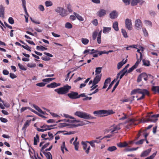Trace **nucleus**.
I'll return each mask as SVG.
<instances>
[{
    "mask_svg": "<svg viewBox=\"0 0 159 159\" xmlns=\"http://www.w3.org/2000/svg\"><path fill=\"white\" fill-rule=\"evenodd\" d=\"M110 17L111 19H114L117 17L118 14L116 11H113L110 14Z\"/></svg>",
    "mask_w": 159,
    "mask_h": 159,
    "instance_id": "dca6fc26",
    "label": "nucleus"
},
{
    "mask_svg": "<svg viewBox=\"0 0 159 159\" xmlns=\"http://www.w3.org/2000/svg\"><path fill=\"white\" fill-rule=\"evenodd\" d=\"M102 68V67H98L96 68L95 73L96 75H99V74L101 72Z\"/></svg>",
    "mask_w": 159,
    "mask_h": 159,
    "instance_id": "72a5a7b5",
    "label": "nucleus"
},
{
    "mask_svg": "<svg viewBox=\"0 0 159 159\" xmlns=\"http://www.w3.org/2000/svg\"><path fill=\"white\" fill-rule=\"evenodd\" d=\"M64 116L66 118H70L71 119H75V118L71 116H70L68 114H63Z\"/></svg>",
    "mask_w": 159,
    "mask_h": 159,
    "instance_id": "e2e57ef3",
    "label": "nucleus"
},
{
    "mask_svg": "<svg viewBox=\"0 0 159 159\" xmlns=\"http://www.w3.org/2000/svg\"><path fill=\"white\" fill-rule=\"evenodd\" d=\"M102 138V137L101 136H99L98 137H97L96 138V139H99V140H92L93 142H94V143H99L101 142V140H100V139Z\"/></svg>",
    "mask_w": 159,
    "mask_h": 159,
    "instance_id": "37998d69",
    "label": "nucleus"
},
{
    "mask_svg": "<svg viewBox=\"0 0 159 159\" xmlns=\"http://www.w3.org/2000/svg\"><path fill=\"white\" fill-rule=\"evenodd\" d=\"M92 23L95 26H97L98 25V20L96 19H94L92 21Z\"/></svg>",
    "mask_w": 159,
    "mask_h": 159,
    "instance_id": "69168bd1",
    "label": "nucleus"
},
{
    "mask_svg": "<svg viewBox=\"0 0 159 159\" xmlns=\"http://www.w3.org/2000/svg\"><path fill=\"white\" fill-rule=\"evenodd\" d=\"M10 77L12 79L16 78L17 76L14 73H10Z\"/></svg>",
    "mask_w": 159,
    "mask_h": 159,
    "instance_id": "0e129e2a",
    "label": "nucleus"
},
{
    "mask_svg": "<svg viewBox=\"0 0 159 159\" xmlns=\"http://www.w3.org/2000/svg\"><path fill=\"white\" fill-rule=\"evenodd\" d=\"M141 20L139 19H137L135 21V26L138 30L141 29L142 27Z\"/></svg>",
    "mask_w": 159,
    "mask_h": 159,
    "instance_id": "9d476101",
    "label": "nucleus"
},
{
    "mask_svg": "<svg viewBox=\"0 0 159 159\" xmlns=\"http://www.w3.org/2000/svg\"><path fill=\"white\" fill-rule=\"evenodd\" d=\"M134 121L133 120L130 119L126 121L125 123L127 124L125 125V127L127 129L130 128L131 127V125L133 123Z\"/></svg>",
    "mask_w": 159,
    "mask_h": 159,
    "instance_id": "f3484780",
    "label": "nucleus"
},
{
    "mask_svg": "<svg viewBox=\"0 0 159 159\" xmlns=\"http://www.w3.org/2000/svg\"><path fill=\"white\" fill-rule=\"evenodd\" d=\"M140 94H142L145 97V95L149 96L150 95V93L148 90L146 89H140Z\"/></svg>",
    "mask_w": 159,
    "mask_h": 159,
    "instance_id": "f8f14e48",
    "label": "nucleus"
},
{
    "mask_svg": "<svg viewBox=\"0 0 159 159\" xmlns=\"http://www.w3.org/2000/svg\"><path fill=\"white\" fill-rule=\"evenodd\" d=\"M87 143H88L86 142V141L85 142L82 141L81 142L83 146V149L85 151H86V150L87 149L88 147Z\"/></svg>",
    "mask_w": 159,
    "mask_h": 159,
    "instance_id": "a19ab883",
    "label": "nucleus"
},
{
    "mask_svg": "<svg viewBox=\"0 0 159 159\" xmlns=\"http://www.w3.org/2000/svg\"><path fill=\"white\" fill-rule=\"evenodd\" d=\"M157 152L154 153L152 155L148 157L149 159H153L156 155Z\"/></svg>",
    "mask_w": 159,
    "mask_h": 159,
    "instance_id": "680f3d73",
    "label": "nucleus"
},
{
    "mask_svg": "<svg viewBox=\"0 0 159 159\" xmlns=\"http://www.w3.org/2000/svg\"><path fill=\"white\" fill-rule=\"evenodd\" d=\"M81 42L83 44L86 45L89 43V40L87 39L82 38Z\"/></svg>",
    "mask_w": 159,
    "mask_h": 159,
    "instance_id": "ea45409f",
    "label": "nucleus"
},
{
    "mask_svg": "<svg viewBox=\"0 0 159 159\" xmlns=\"http://www.w3.org/2000/svg\"><path fill=\"white\" fill-rule=\"evenodd\" d=\"M45 5L46 7H48L52 5V2L50 1H47L45 2Z\"/></svg>",
    "mask_w": 159,
    "mask_h": 159,
    "instance_id": "79ce46f5",
    "label": "nucleus"
},
{
    "mask_svg": "<svg viewBox=\"0 0 159 159\" xmlns=\"http://www.w3.org/2000/svg\"><path fill=\"white\" fill-rule=\"evenodd\" d=\"M31 120H27L26 121V122L24 124L23 126L22 127V130H25L27 127L29 126L30 125V123L31 122Z\"/></svg>",
    "mask_w": 159,
    "mask_h": 159,
    "instance_id": "412c9836",
    "label": "nucleus"
},
{
    "mask_svg": "<svg viewBox=\"0 0 159 159\" xmlns=\"http://www.w3.org/2000/svg\"><path fill=\"white\" fill-rule=\"evenodd\" d=\"M106 11L104 9H101L97 12V15L100 17L105 16L106 14Z\"/></svg>",
    "mask_w": 159,
    "mask_h": 159,
    "instance_id": "4468645a",
    "label": "nucleus"
},
{
    "mask_svg": "<svg viewBox=\"0 0 159 159\" xmlns=\"http://www.w3.org/2000/svg\"><path fill=\"white\" fill-rule=\"evenodd\" d=\"M131 6H136L138 3L142 5L144 2L143 0H130Z\"/></svg>",
    "mask_w": 159,
    "mask_h": 159,
    "instance_id": "423d86ee",
    "label": "nucleus"
},
{
    "mask_svg": "<svg viewBox=\"0 0 159 159\" xmlns=\"http://www.w3.org/2000/svg\"><path fill=\"white\" fill-rule=\"evenodd\" d=\"M159 117V114L156 115H153L150 116V117L147 118L146 120L145 121V122H148V121H151L152 122H155L157 120V118Z\"/></svg>",
    "mask_w": 159,
    "mask_h": 159,
    "instance_id": "39448f33",
    "label": "nucleus"
},
{
    "mask_svg": "<svg viewBox=\"0 0 159 159\" xmlns=\"http://www.w3.org/2000/svg\"><path fill=\"white\" fill-rule=\"evenodd\" d=\"M98 87V85H97V84H94L93 83V84L91 87V89H90V91H92L95 89H96Z\"/></svg>",
    "mask_w": 159,
    "mask_h": 159,
    "instance_id": "864d4df0",
    "label": "nucleus"
},
{
    "mask_svg": "<svg viewBox=\"0 0 159 159\" xmlns=\"http://www.w3.org/2000/svg\"><path fill=\"white\" fill-rule=\"evenodd\" d=\"M39 137L38 134H37L36 137L34 138V145H36L37 144V142L39 141Z\"/></svg>",
    "mask_w": 159,
    "mask_h": 159,
    "instance_id": "c756f323",
    "label": "nucleus"
},
{
    "mask_svg": "<svg viewBox=\"0 0 159 159\" xmlns=\"http://www.w3.org/2000/svg\"><path fill=\"white\" fill-rule=\"evenodd\" d=\"M86 142L90 144L91 146L93 148H95V143L93 142V140L89 141H86Z\"/></svg>",
    "mask_w": 159,
    "mask_h": 159,
    "instance_id": "de8ad7c7",
    "label": "nucleus"
},
{
    "mask_svg": "<svg viewBox=\"0 0 159 159\" xmlns=\"http://www.w3.org/2000/svg\"><path fill=\"white\" fill-rule=\"evenodd\" d=\"M140 89H136L132 90L131 93V95L135 94L137 93L140 94Z\"/></svg>",
    "mask_w": 159,
    "mask_h": 159,
    "instance_id": "cd10ccee",
    "label": "nucleus"
},
{
    "mask_svg": "<svg viewBox=\"0 0 159 159\" xmlns=\"http://www.w3.org/2000/svg\"><path fill=\"white\" fill-rule=\"evenodd\" d=\"M122 123H120L117 125L114 126L113 128V129L111 130V133L112 134L117 133V131L120 129V126Z\"/></svg>",
    "mask_w": 159,
    "mask_h": 159,
    "instance_id": "9b49d317",
    "label": "nucleus"
},
{
    "mask_svg": "<svg viewBox=\"0 0 159 159\" xmlns=\"http://www.w3.org/2000/svg\"><path fill=\"white\" fill-rule=\"evenodd\" d=\"M40 128L42 129H46V131L47 130H50L52 129H53V128H49V125H44L42 126H40Z\"/></svg>",
    "mask_w": 159,
    "mask_h": 159,
    "instance_id": "c85d7f7f",
    "label": "nucleus"
},
{
    "mask_svg": "<svg viewBox=\"0 0 159 159\" xmlns=\"http://www.w3.org/2000/svg\"><path fill=\"white\" fill-rule=\"evenodd\" d=\"M43 152L47 157V159H52V156L50 152H46L44 151H43Z\"/></svg>",
    "mask_w": 159,
    "mask_h": 159,
    "instance_id": "aec40b11",
    "label": "nucleus"
},
{
    "mask_svg": "<svg viewBox=\"0 0 159 159\" xmlns=\"http://www.w3.org/2000/svg\"><path fill=\"white\" fill-rule=\"evenodd\" d=\"M121 33L124 38H127L128 37L127 34L126 30L123 29L121 30Z\"/></svg>",
    "mask_w": 159,
    "mask_h": 159,
    "instance_id": "e433bc0d",
    "label": "nucleus"
},
{
    "mask_svg": "<svg viewBox=\"0 0 159 159\" xmlns=\"http://www.w3.org/2000/svg\"><path fill=\"white\" fill-rule=\"evenodd\" d=\"M4 7L1 5L0 7V17L4 18Z\"/></svg>",
    "mask_w": 159,
    "mask_h": 159,
    "instance_id": "a211bd4d",
    "label": "nucleus"
},
{
    "mask_svg": "<svg viewBox=\"0 0 159 159\" xmlns=\"http://www.w3.org/2000/svg\"><path fill=\"white\" fill-rule=\"evenodd\" d=\"M111 30V28L103 27V32L104 33L106 34L108 33Z\"/></svg>",
    "mask_w": 159,
    "mask_h": 159,
    "instance_id": "2f4dec72",
    "label": "nucleus"
},
{
    "mask_svg": "<svg viewBox=\"0 0 159 159\" xmlns=\"http://www.w3.org/2000/svg\"><path fill=\"white\" fill-rule=\"evenodd\" d=\"M118 24L117 21L114 22L113 24L112 27L116 31L119 30Z\"/></svg>",
    "mask_w": 159,
    "mask_h": 159,
    "instance_id": "393cba45",
    "label": "nucleus"
},
{
    "mask_svg": "<svg viewBox=\"0 0 159 159\" xmlns=\"http://www.w3.org/2000/svg\"><path fill=\"white\" fill-rule=\"evenodd\" d=\"M125 27L129 30L132 29V23L131 20L129 19H126L125 21Z\"/></svg>",
    "mask_w": 159,
    "mask_h": 159,
    "instance_id": "0eeeda50",
    "label": "nucleus"
},
{
    "mask_svg": "<svg viewBox=\"0 0 159 159\" xmlns=\"http://www.w3.org/2000/svg\"><path fill=\"white\" fill-rule=\"evenodd\" d=\"M31 108L29 107H25L22 108L20 110V112H22L27 109L30 110Z\"/></svg>",
    "mask_w": 159,
    "mask_h": 159,
    "instance_id": "4d7b16f0",
    "label": "nucleus"
},
{
    "mask_svg": "<svg viewBox=\"0 0 159 159\" xmlns=\"http://www.w3.org/2000/svg\"><path fill=\"white\" fill-rule=\"evenodd\" d=\"M75 115L79 117L86 120L93 119L95 118L90 115L83 111H77L75 113Z\"/></svg>",
    "mask_w": 159,
    "mask_h": 159,
    "instance_id": "7ed1b4c3",
    "label": "nucleus"
},
{
    "mask_svg": "<svg viewBox=\"0 0 159 159\" xmlns=\"http://www.w3.org/2000/svg\"><path fill=\"white\" fill-rule=\"evenodd\" d=\"M144 23L146 26H149L151 27L152 26V23L150 20H145L144 21Z\"/></svg>",
    "mask_w": 159,
    "mask_h": 159,
    "instance_id": "f704fd0d",
    "label": "nucleus"
},
{
    "mask_svg": "<svg viewBox=\"0 0 159 159\" xmlns=\"http://www.w3.org/2000/svg\"><path fill=\"white\" fill-rule=\"evenodd\" d=\"M73 14L75 16L76 18L78 19L80 21H83L84 20V18L82 17V16L79 15L76 12H74Z\"/></svg>",
    "mask_w": 159,
    "mask_h": 159,
    "instance_id": "a878e982",
    "label": "nucleus"
},
{
    "mask_svg": "<svg viewBox=\"0 0 159 159\" xmlns=\"http://www.w3.org/2000/svg\"><path fill=\"white\" fill-rule=\"evenodd\" d=\"M18 66L19 68L21 70H26V69L24 67V66L20 64V63L18 64Z\"/></svg>",
    "mask_w": 159,
    "mask_h": 159,
    "instance_id": "5fc2aeb1",
    "label": "nucleus"
},
{
    "mask_svg": "<svg viewBox=\"0 0 159 159\" xmlns=\"http://www.w3.org/2000/svg\"><path fill=\"white\" fill-rule=\"evenodd\" d=\"M46 84V83L43 82H41L37 83L36 84V85L39 87H43Z\"/></svg>",
    "mask_w": 159,
    "mask_h": 159,
    "instance_id": "6e6d98bb",
    "label": "nucleus"
},
{
    "mask_svg": "<svg viewBox=\"0 0 159 159\" xmlns=\"http://www.w3.org/2000/svg\"><path fill=\"white\" fill-rule=\"evenodd\" d=\"M124 60H123L122 61L119 62L117 64V69H120L122 66L125 64L127 60L126 59L125 60V61H123Z\"/></svg>",
    "mask_w": 159,
    "mask_h": 159,
    "instance_id": "b1692460",
    "label": "nucleus"
},
{
    "mask_svg": "<svg viewBox=\"0 0 159 159\" xmlns=\"http://www.w3.org/2000/svg\"><path fill=\"white\" fill-rule=\"evenodd\" d=\"M102 75H97L94 78L93 83L94 84H97L100 81Z\"/></svg>",
    "mask_w": 159,
    "mask_h": 159,
    "instance_id": "ddd939ff",
    "label": "nucleus"
},
{
    "mask_svg": "<svg viewBox=\"0 0 159 159\" xmlns=\"http://www.w3.org/2000/svg\"><path fill=\"white\" fill-rule=\"evenodd\" d=\"M142 29L144 36L146 37L148 36V33L146 29L145 28H143Z\"/></svg>",
    "mask_w": 159,
    "mask_h": 159,
    "instance_id": "603ef678",
    "label": "nucleus"
},
{
    "mask_svg": "<svg viewBox=\"0 0 159 159\" xmlns=\"http://www.w3.org/2000/svg\"><path fill=\"white\" fill-rule=\"evenodd\" d=\"M39 9L41 11H43L44 10V8L43 6L42 5H40L39 6Z\"/></svg>",
    "mask_w": 159,
    "mask_h": 159,
    "instance_id": "774afa93",
    "label": "nucleus"
},
{
    "mask_svg": "<svg viewBox=\"0 0 159 159\" xmlns=\"http://www.w3.org/2000/svg\"><path fill=\"white\" fill-rule=\"evenodd\" d=\"M26 46H24V45H22L21 47H23L24 49L27 50L31 52V50H30L31 48L29 47L28 46L25 45Z\"/></svg>",
    "mask_w": 159,
    "mask_h": 159,
    "instance_id": "09e8293b",
    "label": "nucleus"
},
{
    "mask_svg": "<svg viewBox=\"0 0 159 159\" xmlns=\"http://www.w3.org/2000/svg\"><path fill=\"white\" fill-rule=\"evenodd\" d=\"M117 149L116 147L115 146L109 147L107 149V150L110 152H113Z\"/></svg>",
    "mask_w": 159,
    "mask_h": 159,
    "instance_id": "473e14b6",
    "label": "nucleus"
},
{
    "mask_svg": "<svg viewBox=\"0 0 159 159\" xmlns=\"http://www.w3.org/2000/svg\"><path fill=\"white\" fill-rule=\"evenodd\" d=\"M9 23L11 24H13L14 23V21L13 19L11 17H10L8 19Z\"/></svg>",
    "mask_w": 159,
    "mask_h": 159,
    "instance_id": "3c124183",
    "label": "nucleus"
},
{
    "mask_svg": "<svg viewBox=\"0 0 159 159\" xmlns=\"http://www.w3.org/2000/svg\"><path fill=\"white\" fill-rule=\"evenodd\" d=\"M22 2V5L24 8V10L25 11V14L27 16H29V14L27 12L26 8V1L25 0H21Z\"/></svg>",
    "mask_w": 159,
    "mask_h": 159,
    "instance_id": "6ab92c4d",
    "label": "nucleus"
},
{
    "mask_svg": "<svg viewBox=\"0 0 159 159\" xmlns=\"http://www.w3.org/2000/svg\"><path fill=\"white\" fill-rule=\"evenodd\" d=\"M57 83L55 82L52 83L51 84H48L47 85V87L48 88H54L57 87L56 85Z\"/></svg>",
    "mask_w": 159,
    "mask_h": 159,
    "instance_id": "7c9ffc66",
    "label": "nucleus"
},
{
    "mask_svg": "<svg viewBox=\"0 0 159 159\" xmlns=\"http://www.w3.org/2000/svg\"><path fill=\"white\" fill-rule=\"evenodd\" d=\"M55 11L62 17L66 16L68 14L67 11L62 7H58L55 9Z\"/></svg>",
    "mask_w": 159,
    "mask_h": 159,
    "instance_id": "20e7f679",
    "label": "nucleus"
},
{
    "mask_svg": "<svg viewBox=\"0 0 159 159\" xmlns=\"http://www.w3.org/2000/svg\"><path fill=\"white\" fill-rule=\"evenodd\" d=\"M98 32L97 31H94L92 34V38L93 40L96 39L97 38V36L98 35Z\"/></svg>",
    "mask_w": 159,
    "mask_h": 159,
    "instance_id": "58836bf2",
    "label": "nucleus"
},
{
    "mask_svg": "<svg viewBox=\"0 0 159 159\" xmlns=\"http://www.w3.org/2000/svg\"><path fill=\"white\" fill-rule=\"evenodd\" d=\"M120 82V80H118L115 84V85L113 87V89H112L111 93H113L115 90V89L117 88V86L119 84V83Z\"/></svg>",
    "mask_w": 159,
    "mask_h": 159,
    "instance_id": "49530a36",
    "label": "nucleus"
},
{
    "mask_svg": "<svg viewBox=\"0 0 159 159\" xmlns=\"http://www.w3.org/2000/svg\"><path fill=\"white\" fill-rule=\"evenodd\" d=\"M144 141V139H142L138 141H137L135 143L137 145L141 144L143 143Z\"/></svg>",
    "mask_w": 159,
    "mask_h": 159,
    "instance_id": "13d9d810",
    "label": "nucleus"
},
{
    "mask_svg": "<svg viewBox=\"0 0 159 159\" xmlns=\"http://www.w3.org/2000/svg\"><path fill=\"white\" fill-rule=\"evenodd\" d=\"M0 120L3 123H6L8 121L7 119L3 117H0Z\"/></svg>",
    "mask_w": 159,
    "mask_h": 159,
    "instance_id": "338daca9",
    "label": "nucleus"
},
{
    "mask_svg": "<svg viewBox=\"0 0 159 159\" xmlns=\"http://www.w3.org/2000/svg\"><path fill=\"white\" fill-rule=\"evenodd\" d=\"M137 45H132L126 47V49L127 50H129L131 48H137Z\"/></svg>",
    "mask_w": 159,
    "mask_h": 159,
    "instance_id": "c9c22d12",
    "label": "nucleus"
},
{
    "mask_svg": "<svg viewBox=\"0 0 159 159\" xmlns=\"http://www.w3.org/2000/svg\"><path fill=\"white\" fill-rule=\"evenodd\" d=\"M66 8L68 11L70 13H71L72 12V10L71 9L72 6L70 4H68L66 5Z\"/></svg>",
    "mask_w": 159,
    "mask_h": 159,
    "instance_id": "4c0bfd02",
    "label": "nucleus"
},
{
    "mask_svg": "<svg viewBox=\"0 0 159 159\" xmlns=\"http://www.w3.org/2000/svg\"><path fill=\"white\" fill-rule=\"evenodd\" d=\"M122 71V70H120L119 72H121L120 73V75H121L122 76H123L125 74L127 73V70H123Z\"/></svg>",
    "mask_w": 159,
    "mask_h": 159,
    "instance_id": "052dcab7",
    "label": "nucleus"
},
{
    "mask_svg": "<svg viewBox=\"0 0 159 159\" xmlns=\"http://www.w3.org/2000/svg\"><path fill=\"white\" fill-rule=\"evenodd\" d=\"M143 64L144 66H150V63L149 61H146L144 60H143Z\"/></svg>",
    "mask_w": 159,
    "mask_h": 159,
    "instance_id": "a18cd8bd",
    "label": "nucleus"
},
{
    "mask_svg": "<svg viewBox=\"0 0 159 159\" xmlns=\"http://www.w3.org/2000/svg\"><path fill=\"white\" fill-rule=\"evenodd\" d=\"M67 95L71 99H75L78 98V94L77 92H72L67 94Z\"/></svg>",
    "mask_w": 159,
    "mask_h": 159,
    "instance_id": "6e6552de",
    "label": "nucleus"
},
{
    "mask_svg": "<svg viewBox=\"0 0 159 159\" xmlns=\"http://www.w3.org/2000/svg\"><path fill=\"white\" fill-rule=\"evenodd\" d=\"M140 62V61H139V59H138L135 64L131 68H130L128 70H127V73H129L132 72L134 69H136L137 67Z\"/></svg>",
    "mask_w": 159,
    "mask_h": 159,
    "instance_id": "1a4fd4ad",
    "label": "nucleus"
},
{
    "mask_svg": "<svg viewBox=\"0 0 159 159\" xmlns=\"http://www.w3.org/2000/svg\"><path fill=\"white\" fill-rule=\"evenodd\" d=\"M65 27L67 29H71L72 27V25L70 23L67 22L65 24Z\"/></svg>",
    "mask_w": 159,
    "mask_h": 159,
    "instance_id": "c03bdc74",
    "label": "nucleus"
},
{
    "mask_svg": "<svg viewBox=\"0 0 159 159\" xmlns=\"http://www.w3.org/2000/svg\"><path fill=\"white\" fill-rule=\"evenodd\" d=\"M50 143H48L46 144H45L41 148V151L42 152H43V150L44 149L47 147L49 145Z\"/></svg>",
    "mask_w": 159,
    "mask_h": 159,
    "instance_id": "8fccbe9b",
    "label": "nucleus"
},
{
    "mask_svg": "<svg viewBox=\"0 0 159 159\" xmlns=\"http://www.w3.org/2000/svg\"><path fill=\"white\" fill-rule=\"evenodd\" d=\"M70 89L71 86L66 84L63 87L55 89V91L59 94H64L67 93Z\"/></svg>",
    "mask_w": 159,
    "mask_h": 159,
    "instance_id": "f03ea898",
    "label": "nucleus"
},
{
    "mask_svg": "<svg viewBox=\"0 0 159 159\" xmlns=\"http://www.w3.org/2000/svg\"><path fill=\"white\" fill-rule=\"evenodd\" d=\"M112 110H100L95 111L93 112V114L96 116H107L108 115L113 113Z\"/></svg>",
    "mask_w": 159,
    "mask_h": 159,
    "instance_id": "f257e3e1",
    "label": "nucleus"
},
{
    "mask_svg": "<svg viewBox=\"0 0 159 159\" xmlns=\"http://www.w3.org/2000/svg\"><path fill=\"white\" fill-rule=\"evenodd\" d=\"M151 90L155 93L157 92L159 94V86H152Z\"/></svg>",
    "mask_w": 159,
    "mask_h": 159,
    "instance_id": "4be33fe9",
    "label": "nucleus"
},
{
    "mask_svg": "<svg viewBox=\"0 0 159 159\" xmlns=\"http://www.w3.org/2000/svg\"><path fill=\"white\" fill-rule=\"evenodd\" d=\"M151 150V149L150 148L144 151L141 153L140 155L141 157H143L147 156L149 154Z\"/></svg>",
    "mask_w": 159,
    "mask_h": 159,
    "instance_id": "2eb2a0df",
    "label": "nucleus"
},
{
    "mask_svg": "<svg viewBox=\"0 0 159 159\" xmlns=\"http://www.w3.org/2000/svg\"><path fill=\"white\" fill-rule=\"evenodd\" d=\"M122 115L123 116L119 118V120H124L127 118V115L124 113H123Z\"/></svg>",
    "mask_w": 159,
    "mask_h": 159,
    "instance_id": "bf43d9fd",
    "label": "nucleus"
},
{
    "mask_svg": "<svg viewBox=\"0 0 159 159\" xmlns=\"http://www.w3.org/2000/svg\"><path fill=\"white\" fill-rule=\"evenodd\" d=\"M33 107L37 111H38L40 113L44 114L43 112L42 111V110L38 106L36 105L33 104Z\"/></svg>",
    "mask_w": 159,
    "mask_h": 159,
    "instance_id": "bb28decb",
    "label": "nucleus"
},
{
    "mask_svg": "<svg viewBox=\"0 0 159 159\" xmlns=\"http://www.w3.org/2000/svg\"><path fill=\"white\" fill-rule=\"evenodd\" d=\"M117 146L119 148H124L128 146V144L126 142H120L117 144Z\"/></svg>",
    "mask_w": 159,
    "mask_h": 159,
    "instance_id": "5701e85b",
    "label": "nucleus"
}]
</instances>
